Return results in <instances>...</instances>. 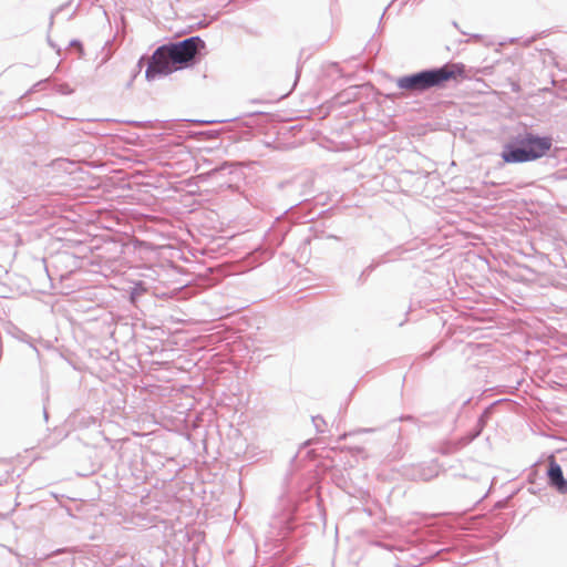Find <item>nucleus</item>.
I'll use <instances>...</instances> for the list:
<instances>
[{
	"instance_id": "7ed1b4c3",
	"label": "nucleus",
	"mask_w": 567,
	"mask_h": 567,
	"mask_svg": "<svg viewBox=\"0 0 567 567\" xmlns=\"http://www.w3.org/2000/svg\"><path fill=\"white\" fill-rule=\"evenodd\" d=\"M173 64L177 68L190 62L198 52L199 47H204V42L198 37L186 39L182 42L166 45Z\"/></svg>"
},
{
	"instance_id": "20e7f679",
	"label": "nucleus",
	"mask_w": 567,
	"mask_h": 567,
	"mask_svg": "<svg viewBox=\"0 0 567 567\" xmlns=\"http://www.w3.org/2000/svg\"><path fill=\"white\" fill-rule=\"evenodd\" d=\"M176 64H173L171 53L166 45L159 47L152 56V62L147 69V74L151 72L158 74H169L176 70Z\"/></svg>"
},
{
	"instance_id": "f03ea898",
	"label": "nucleus",
	"mask_w": 567,
	"mask_h": 567,
	"mask_svg": "<svg viewBox=\"0 0 567 567\" xmlns=\"http://www.w3.org/2000/svg\"><path fill=\"white\" fill-rule=\"evenodd\" d=\"M516 144L517 146H505L502 153V158L505 163L534 162L546 156L553 146V138L526 132L517 137Z\"/></svg>"
},
{
	"instance_id": "f257e3e1",
	"label": "nucleus",
	"mask_w": 567,
	"mask_h": 567,
	"mask_svg": "<svg viewBox=\"0 0 567 567\" xmlns=\"http://www.w3.org/2000/svg\"><path fill=\"white\" fill-rule=\"evenodd\" d=\"M465 78L466 70L463 63H447L440 69L399 78L396 86L406 92H422L431 87L443 86L449 81H458Z\"/></svg>"
},
{
	"instance_id": "39448f33",
	"label": "nucleus",
	"mask_w": 567,
	"mask_h": 567,
	"mask_svg": "<svg viewBox=\"0 0 567 567\" xmlns=\"http://www.w3.org/2000/svg\"><path fill=\"white\" fill-rule=\"evenodd\" d=\"M548 478L553 486H555L559 492H567V481L564 478L563 471L554 460L549 463L548 468Z\"/></svg>"
}]
</instances>
